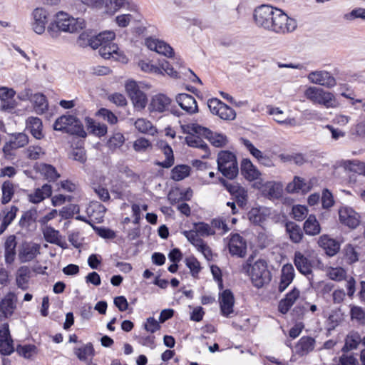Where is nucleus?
<instances>
[{"label": "nucleus", "instance_id": "nucleus-1", "mask_svg": "<svg viewBox=\"0 0 365 365\" xmlns=\"http://www.w3.org/2000/svg\"><path fill=\"white\" fill-rule=\"evenodd\" d=\"M253 19L257 26L277 34L292 33L297 27L295 19L289 17L282 10L267 4L254 10Z\"/></svg>", "mask_w": 365, "mask_h": 365}, {"label": "nucleus", "instance_id": "nucleus-2", "mask_svg": "<svg viewBox=\"0 0 365 365\" xmlns=\"http://www.w3.org/2000/svg\"><path fill=\"white\" fill-rule=\"evenodd\" d=\"M255 255L252 254L241 266L240 272L249 276L253 285L261 288L272 279V274L268 269L266 260L259 259L254 262Z\"/></svg>", "mask_w": 365, "mask_h": 365}, {"label": "nucleus", "instance_id": "nucleus-3", "mask_svg": "<svg viewBox=\"0 0 365 365\" xmlns=\"http://www.w3.org/2000/svg\"><path fill=\"white\" fill-rule=\"evenodd\" d=\"M85 27L86 22L83 19H76L67 13L60 11L56 14L54 22L48 25L47 34L56 40L59 38L61 31L72 34Z\"/></svg>", "mask_w": 365, "mask_h": 365}, {"label": "nucleus", "instance_id": "nucleus-4", "mask_svg": "<svg viewBox=\"0 0 365 365\" xmlns=\"http://www.w3.org/2000/svg\"><path fill=\"white\" fill-rule=\"evenodd\" d=\"M53 129L82 138L86 136L82 123L73 115H63L58 118L53 124Z\"/></svg>", "mask_w": 365, "mask_h": 365}, {"label": "nucleus", "instance_id": "nucleus-5", "mask_svg": "<svg viewBox=\"0 0 365 365\" xmlns=\"http://www.w3.org/2000/svg\"><path fill=\"white\" fill-rule=\"evenodd\" d=\"M217 169L225 178L233 180L239 172L236 156L228 150H221L217 155Z\"/></svg>", "mask_w": 365, "mask_h": 365}, {"label": "nucleus", "instance_id": "nucleus-6", "mask_svg": "<svg viewBox=\"0 0 365 365\" xmlns=\"http://www.w3.org/2000/svg\"><path fill=\"white\" fill-rule=\"evenodd\" d=\"M305 96L307 99L314 103L322 105L324 107L334 108L337 106V101L334 95L322 88L317 87H309L305 91Z\"/></svg>", "mask_w": 365, "mask_h": 365}, {"label": "nucleus", "instance_id": "nucleus-7", "mask_svg": "<svg viewBox=\"0 0 365 365\" xmlns=\"http://www.w3.org/2000/svg\"><path fill=\"white\" fill-rule=\"evenodd\" d=\"M48 21L49 12L43 7H37L31 14V29L35 34L42 35L46 31Z\"/></svg>", "mask_w": 365, "mask_h": 365}, {"label": "nucleus", "instance_id": "nucleus-8", "mask_svg": "<svg viewBox=\"0 0 365 365\" xmlns=\"http://www.w3.org/2000/svg\"><path fill=\"white\" fill-rule=\"evenodd\" d=\"M172 100L168 96L158 93L152 96L148 109L150 113H171L178 115L177 112L171 108Z\"/></svg>", "mask_w": 365, "mask_h": 365}, {"label": "nucleus", "instance_id": "nucleus-9", "mask_svg": "<svg viewBox=\"0 0 365 365\" xmlns=\"http://www.w3.org/2000/svg\"><path fill=\"white\" fill-rule=\"evenodd\" d=\"M127 4L126 0H93V11L99 15L112 16Z\"/></svg>", "mask_w": 365, "mask_h": 365}, {"label": "nucleus", "instance_id": "nucleus-10", "mask_svg": "<svg viewBox=\"0 0 365 365\" xmlns=\"http://www.w3.org/2000/svg\"><path fill=\"white\" fill-rule=\"evenodd\" d=\"M125 90L135 108L142 110L145 108L148 102L147 96L145 93L140 89L139 86L135 81H128L125 84Z\"/></svg>", "mask_w": 365, "mask_h": 365}, {"label": "nucleus", "instance_id": "nucleus-11", "mask_svg": "<svg viewBox=\"0 0 365 365\" xmlns=\"http://www.w3.org/2000/svg\"><path fill=\"white\" fill-rule=\"evenodd\" d=\"M29 143V137L24 133H16L11 135L8 142L3 147L6 157L14 155V150L23 148Z\"/></svg>", "mask_w": 365, "mask_h": 365}, {"label": "nucleus", "instance_id": "nucleus-12", "mask_svg": "<svg viewBox=\"0 0 365 365\" xmlns=\"http://www.w3.org/2000/svg\"><path fill=\"white\" fill-rule=\"evenodd\" d=\"M308 79L312 83L319 84L327 88H333L336 86L335 78L328 71H312L308 75Z\"/></svg>", "mask_w": 365, "mask_h": 365}, {"label": "nucleus", "instance_id": "nucleus-13", "mask_svg": "<svg viewBox=\"0 0 365 365\" xmlns=\"http://www.w3.org/2000/svg\"><path fill=\"white\" fill-rule=\"evenodd\" d=\"M98 53L105 58L109 59L114 58L115 61L122 63H127L128 58L122 51H119L118 46L115 43H108L106 45L99 46Z\"/></svg>", "mask_w": 365, "mask_h": 365}, {"label": "nucleus", "instance_id": "nucleus-14", "mask_svg": "<svg viewBox=\"0 0 365 365\" xmlns=\"http://www.w3.org/2000/svg\"><path fill=\"white\" fill-rule=\"evenodd\" d=\"M231 255L244 258L247 255L246 240L239 234H233L228 245Z\"/></svg>", "mask_w": 365, "mask_h": 365}, {"label": "nucleus", "instance_id": "nucleus-15", "mask_svg": "<svg viewBox=\"0 0 365 365\" xmlns=\"http://www.w3.org/2000/svg\"><path fill=\"white\" fill-rule=\"evenodd\" d=\"M340 222L349 228H356L360 222V216L351 207H341L339 210Z\"/></svg>", "mask_w": 365, "mask_h": 365}, {"label": "nucleus", "instance_id": "nucleus-16", "mask_svg": "<svg viewBox=\"0 0 365 365\" xmlns=\"http://www.w3.org/2000/svg\"><path fill=\"white\" fill-rule=\"evenodd\" d=\"M14 351L13 340L11 338L9 324L4 323L0 328V352L9 355Z\"/></svg>", "mask_w": 365, "mask_h": 365}, {"label": "nucleus", "instance_id": "nucleus-17", "mask_svg": "<svg viewBox=\"0 0 365 365\" xmlns=\"http://www.w3.org/2000/svg\"><path fill=\"white\" fill-rule=\"evenodd\" d=\"M221 314L229 317L233 313V307L235 304V298L232 292L230 289L224 290L219 297Z\"/></svg>", "mask_w": 365, "mask_h": 365}, {"label": "nucleus", "instance_id": "nucleus-18", "mask_svg": "<svg viewBox=\"0 0 365 365\" xmlns=\"http://www.w3.org/2000/svg\"><path fill=\"white\" fill-rule=\"evenodd\" d=\"M145 45L151 51H156L167 57H172L174 54L173 49L169 44L158 39L148 38L145 40Z\"/></svg>", "mask_w": 365, "mask_h": 365}, {"label": "nucleus", "instance_id": "nucleus-19", "mask_svg": "<svg viewBox=\"0 0 365 365\" xmlns=\"http://www.w3.org/2000/svg\"><path fill=\"white\" fill-rule=\"evenodd\" d=\"M176 101L180 108L189 114L198 111L197 102L193 96L187 93H180L176 96Z\"/></svg>", "mask_w": 365, "mask_h": 365}, {"label": "nucleus", "instance_id": "nucleus-20", "mask_svg": "<svg viewBox=\"0 0 365 365\" xmlns=\"http://www.w3.org/2000/svg\"><path fill=\"white\" fill-rule=\"evenodd\" d=\"M17 297L14 292H9L0 302V310L4 317L11 316L16 308Z\"/></svg>", "mask_w": 365, "mask_h": 365}, {"label": "nucleus", "instance_id": "nucleus-21", "mask_svg": "<svg viewBox=\"0 0 365 365\" xmlns=\"http://www.w3.org/2000/svg\"><path fill=\"white\" fill-rule=\"evenodd\" d=\"M158 146L163 151L165 155L164 161H155L154 164L163 168H170L174 164L175 158L173 151L170 145L165 140H160L158 143Z\"/></svg>", "mask_w": 365, "mask_h": 365}, {"label": "nucleus", "instance_id": "nucleus-22", "mask_svg": "<svg viewBox=\"0 0 365 365\" xmlns=\"http://www.w3.org/2000/svg\"><path fill=\"white\" fill-rule=\"evenodd\" d=\"M318 244L329 257L334 256L340 250L339 242L327 235H322L319 239Z\"/></svg>", "mask_w": 365, "mask_h": 365}, {"label": "nucleus", "instance_id": "nucleus-23", "mask_svg": "<svg viewBox=\"0 0 365 365\" xmlns=\"http://www.w3.org/2000/svg\"><path fill=\"white\" fill-rule=\"evenodd\" d=\"M299 294L300 292L297 288H294L289 292L285 295V297L279 301L278 305L279 312L283 314H287L299 298Z\"/></svg>", "mask_w": 365, "mask_h": 365}, {"label": "nucleus", "instance_id": "nucleus-24", "mask_svg": "<svg viewBox=\"0 0 365 365\" xmlns=\"http://www.w3.org/2000/svg\"><path fill=\"white\" fill-rule=\"evenodd\" d=\"M52 194V187L48 184H44L41 187L36 188L34 191L28 195V200L30 202L38 204L46 198L49 197Z\"/></svg>", "mask_w": 365, "mask_h": 365}, {"label": "nucleus", "instance_id": "nucleus-25", "mask_svg": "<svg viewBox=\"0 0 365 365\" xmlns=\"http://www.w3.org/2000/svg\"><path fill=\"white\" fill-rule=\"evenodd\" d=\"M286 234L293 243H300L303 239L304 233L301 227L296 222L287 221L284 225Z\"/></svg>", "mask_w": 365, "mask_h": 365}, {"label": "nucleus", "instance_id": "nucleus-26", "mask_svg": "<svg viewBox=\"0 0 365 365\" xmlns=\"http://www.w3.org/2000/svg\"><path fill=\"white\" fill-rule=\"evenodd\" d=\"M294 263L297 270L302 274L308 275L312 274V262L302 252L299 251L295 252Z\"/></svg>", "mask_w": 365, "mask_h": 365}, {"label": "nucleus", "instance_id": "nucleus-27", "mask_svg": "<svg viewBox=\"0 0 365 365\" xmlns=\"http://www.w3.org/2000/svg\"><path fill=\"white\" fill-rule=\"evenodd\" d=\"M241 173L249 181L259 178L260 172L253 165L250 160L243 159L241 163Z\"/></svg>", "mask_w": 365, "mask_h": 365}, {"label": "nucleus", "instance_id": "nucleus-28", "mask_svg": "<svg viewBox=\"0 0 365 365\" xmlns=\"http://www.w3.org/2000/svg\"><path fill=\"white\" fill-rule=\"evenodd\" d=\"M43 235L48 242L57 245L62 248L66 247V242L62 240L59 232L52 227H45L43 229Z\"/></svg>", "mask_w": 365, "mask_h": 365}, {"label": "nucleus", "instance_id": "nucleus-29", "mask_svg": "<svg viewBox=\"0 0 365 365\" xmlns=\"http://www.w3.org/2000/svg\"><path fill=\"white\" fill-rule=\"evenodd\" d=\"M39 246L36 244L25 243L19 252V259L21 262H27L35 258L38 253Z\"/></svg>", "mask_w": 365, "mask_h": 365}, {"label": "nucleus", "instance_id": "nucleus-30", "mask_svg": "<svg viewBox=\"0 0 365 365\" xmlns=\"http://www.w3.org/2000/svg\"><path fill=\"white\" fill-rule=\"evenodd\" d=\"M201 135L207 138L212 145L217 148L223 147L227 143V138L225 135L213 133L205 127H204Z\"/></svg>", "mask_w": 365, "mask_h": 365}, {"label": "nucleus", "instance_id": "nucleus-31", "mask_svg": "<svg viewBox=\"0 0 365 365\" xmlns=\"http://www.w3.org/2000/svg\"><path fill=\"white\" fill-rule=\"evenodd\" d=\"M315 340L311 336H303L295 346L297 354L302 356L307 355L314 349Z\"/></svg>", "mask_w": 365, "mask_h": 365}, {"label": "nucleus", "instance_id": "nucleus-32", "mask_svg": "<svg viewBox=\"0 0 365 365\" xmlns=\"http://www.w3.org/2000/svg\"><path fill=\"white\" fill-rule=\"evenodd\" d=\"M42 127V122L40 118L37 117H29L27 118L26 129L35 138L41 139L43 138Z\"/></svg>", "mask_w": 365, "mask_h": 365}, {"label": "nucleus", "instance_id": "nucleus-33", "mask_svg": "<svg viewBox=\"0 0 365 365\" xmlns=\"http://www.w3.org/2000/svg\"><path fill=\"white\" fill-rule=\"evenodd\" d=\"M17 211L18 208L16 206H11L10 208L2 210L0 213V218L2 220L0 226V234H2L15 219Z\"/></svg>", "mask_w": 365, "mask_h": 365}, {"label": "nucleus", "instance_id": "nucleus-34", "mask_svg": "<svg viewBox=\"0 0 365 365\" xmlns=\"http://www.w3.org/2000/svg\"><path fill=\"white\" fill-rule=\"evenodd\" d=\"M311 190L309 182H307L304 179L295 176L292 182L289 183L287 186L288 192H307Z\"/></svg>", "mask_w": 365, "mask_h": 365}, {"label": "nucleus", "instance_id": "nucleus-35", "mask_svg": "<svg viewBox=\"0 0 365 365\" xmlns=\"http://www.w3.org/2000/svg\"><path fill=\"white\" fill-rule=\"evenodd\" d=\"M31 277L30 269L26 266L19 268L16 272V282L19 288L26 290L29 288V281Z\"/></svg>", "mask_w": 365, "mask_h": 365}, {"label": "nucleus", "instance_id": "nucleus-36", "mask_svg": "<svg viewBox=\"0 0 365 365\" xmlns=\"http://www.w3.org/2000/svg\"><path fill=\"white\" fill-rule=\"evenodd\" d=\"M115 37V33L111 31H105L93 36V49L98 48L99 46L113 43L112 41Z\"/></svg>", "mask_w": 365, "mask_h": 365}, {"label": "nucleus", "instance_id": "nucleus-37", "mask_svg": "<svg viewBox=\"0 0 365 365\" xmlns=\"http://www.w3.org/2000/svg\"><path fill=\"white\" fill-rule=\"evenodd\" d=\"M303 230L306 235L315 236L320 233L321 227L315 215H310L304 222Z\"/></svg>", "mask_w": 365, "mask_h": 365}, {"label": "nucleus", "instance_id": "nucleus-38", "mask_svg": "<svg viewBox=\"0 0 365 365\" xmlns=\"http://www.w3.org/2000/svg\"><path fill=\"white\" fill-rule=\"evenodd\" d=\"M16 237L14 235L9 236L5 242L4 248H5V261L7 264H11L16 255Z\"/></svg>", "mask_w": 365, "mask_h": 365}, {"label": "nucleus", "instance_id": "nucleus-39", "mask_svg": "<svg viewBox=\"0 0 365 365\" xmlns=\"http://www.w3.org/2000/svg\"><path fill=\"white\" fill-rule=\"evenodd\" d=\"M31 101L33 103L34 109L37 114L44 113L48 108L46 98L42 93H35L31 96Z\"/></svg>", "mask_w": 365, "mask_h": 365}, {"label": "nucleus", "instance_id": "nucleus-40", "mask_svg": "<svg viewBox=\"0 0 365 365\" xmlns=\"http://www.w3.org/2000/svg\"><path fill=\"white\" fill-rule=\"evenodd\" d=\"M38 170L41 175H42L49 182H54L60 178V174L51 165L41 164L38 166Z\"/></svg>", "mask_w": 365, "mask_h": 365}, {"label": "nucleus", "instance_id": "nucleus-41", "mask_svg": "<svg viewBox=\"0 0 365 365\" xmlns=\"http://www.w3.org/2000/svg\"><path fill=\"white\" fill-rule=\"evenodd\" d=\"M267 214L262 207H253L247 213L249 220L254 225H259L266 220Z\"/></svg>", "mask_w": 365, "mask_h": 365}, {"label": "nucleus", "instance_id": "nucleus-42", "mask_svg": "<svg viewBox=\"0 0 365 365\" xmlns=\"http://www.w3.org/2000/svg\"><path fill=\"white\" fill-rule=\"evenodd\" d=\"M269 114L274 115V120L280 123L289 126H295L297 125V121L295 118H285L284 116L283 112L279 110L278 108H272L269 111Z\"/></svg>", "mask_w": 365, "mask_h": 365}, {"label": "nucleus", "instance_id": "nucleus-43", "mask_svg": "<svg viewBox=\"0 0 365 365\" xmlns=\"http://www.w3.org/2000/svg\"><path fill=\"white\" fill-rule=\"evenodd\" d=\"M190 168L186 165H178L171 170V178L175 181H180L189 176Z\"/></svg>", "mask_w": 365, "mask_h": 365}, {"label": "nucleus", "instance_id": "nucleus-44", "mask_svg": "<svg viewBox=\"0 0 365 365\" xmlns=\"http://www.w3.org/2000/svg\"><path fill=\"white\" fill-rule=\"evenodd\" d=\"M185 142L190 147L200 148L207 153L209 152L208 145L198 135H190L185 137Z\"/></svg>", "mask_w": 365, "mask_h": 365}, {"label": "nucleus", "instance_id": "nucleus-45", "mask_svg": "<svg viewBox=\"0 0 365 365\" xmlns=\"http://www.w3.org/2000/svg\"><path fill=\"white\" fill-rule=\"evenodd\" d=\"M360 341L361 337L358 333H351L347 335L341 351L343 352H348L350 350L355 349L357 348Z\"/></svg>", "mask_w": 365, "mask_h": 365}, {"label": "nucleus", "instance_id": "nucleus-46", "mask_svg": "<svg viewBox=\"0 0 365 365\" xmlns=\"http://www.w3.org/2000/svg\"><path fill=\"white\" fill-rule=\"evenodd\" d=\"M134 125L135 128L140 133L153 135L155 132V129L153 126L152 123L144 118H138L135 122Z\"/></svg>", "mask_w": 365, "mask_h": 365}, {"label": "nucleus", "instance_id": "nucleus-47", "mask_svg": "<svg viewBox=\"0 0 365 365\" xmlns=\"http://www.w3.org/2000/svg\"><path fill=\"white\" fill-rule=\"evenodd\" d=\"M2 197L1 202L6 204L11 201L14 193V185L9 181H5L1 186Z\"/></svg>", "mask_w": 365, "mask_h": 365}, {"label": "nucleus", "instance_id": "nucleus-48", "mask_svg": "<svg viewBox=\"0 0 365 365\" xmlns=\"http://www.w3.org/2000/svg\"><path fill=\"white\" fill-rule=\"evenodd\" d=\"M16 351L20 356L31 359L37 354V348L31 344L19 345L16 347Z\"/></svg>", "mask_w": 365, "mask_h": 365}, {"label": "nucleus", "instance_id": "nucleus-49", "mask_svg": "<svg viewBox=\"0 0 365 365\" xmlns=\"http://www.w3.org/2000/svg\"><path fill=\"white\" fill-rule=\"evenodd\" d=\"M220 110L217 115L225 120H232L236 118V113L233 108L223 103L220 106Z\"/></svg>", "mask_w": 365, "mask_h": 365}, {"label": "nucleus", "instance_id": "nucleus-50", "mask_svg": "<svg viewBox=\"0 0 365 365\" xmlns=\"http://www.w3.org/2000/svg\"><path fill=\"white\" fill-rule=\"evenodd\" d=\"M343 252L349 264L354 263L359 260V254L351 244L346 245Z\"/></svg>", "mask_w": 365, "mask_h": 365}, {"label": "nucleus", "instance_id": "nucleus-51", "mask_svg": "<svg viewBox=\"0 0 365 365\" xmlns=\"http://www.w3.org/2000/svg\"><path fill=\"white\" fill-rule=\"evenodd\" d=\"M185 262L190 269L192 276L195 277L201 270L199 261L195 257H190L185 259Z\"/></svg>", "mask_w": 365, "mask_h": 365}, {"label": "nucleus", "instance_id": "nucleus-52", "mask_svg": "<svg viewBox=\"0 0 365 365\" xmlns=\"http://www.w3.org/2000/svg\"><path fill=\"white\" fill-rule=\"evenodd\" d=\"M74 353L81 361H86L91 354V344L88 343L74 349Z\"/></svg>", "mask_w": 365, "mask_h": 365}, {"label": "nucleus", "instance_id": "nucleus-53", "mask_svg": "<svg viewBox=\"0 0 365 365\" xmlns=\"http://www.w3.org/2000/svg\"><path fill=\"white\" fill-rule=\"evenodd\" d=\"M125 142V138L123 134L120 133H115L109 138L107 145L110 150H115L123 145Z\"/></svg>", "mask_w": 365, "mask_h": 365}, {"label": "nucleus", "instance_id": "nucleus-54", "mask_svg": "<svg viewBox=\"0 0 365 365\" xmlns=\"http://www.w3.org/2000/svg\"><path fill=\"white\" fill-rule=\"evenodd\" d=\"M184 235L187 237L188 241L193 245L195 247L200 249L204 244L203 240L199 237L198 234L195 231H185Z\"/></svg>", "mask_w": 365, "mask_h": 365}, {"label": "nucleus", "instance_id": "nucleus-55", "mask_svg": "<svg viewBox=\"0 0 365 365\" xmlns=\"http://www.w3.org/2000/svg\"><path fill=\"white\" fill-rule=\"evenodd\" d=\"M96 115V116L102 118L104 120L108 121L110 124H115L118 121V118L115 115L106 108H101Z\"/></svg>", "mask_w": 365, "mask_h": 365}, {"label": "nucleus", "instance_id": "nucleus-56", "mask_svg": "<svg viewBox=\"0 0 365 365\" xmlns=\"http://www.w3.org/2000/svg\"><path fill=\"white\" fill-rule=\"evenodd\" d=\"M93 230L96 234L103 239H114L115 237V233L113 230L106 228L104 227H97L93 225Z\"/></svg>", "mask_w": 365, "mask_h": 365}, {"label": "nucleus", "instance_id": "nucleus-57", "mask_svg": "<svg viewBox=\"0 0 365 365\" xmlns=\"http://www.w3.org/2000/svg\"><path fill=\"white\" fill-rule=\"evenodd\" d=\"M76 43L78 46L86 48L91 46V32L88 30L83 31L78 37Z\"/></svg>", "mask_w": 365, "mask_h": 365}, {"label": "nucleus", "instance_id": "nucleus-58", "mask_svg": "<svg viewBox=\"0 0 365 365\" xmlns=\"http://www.w3.org/2000/svg\"><path fill=\"white\" fill-rule=\"evenodd\" d=\"M344 19L347 21H354L356 19H365V9L361 7L356 8L350 12L345 14Z\"/></svg>", "mask_w": 365, "mask_h": 365}, {"label": "nucleus", "instance_id": "nucleus-59", "mask_svg": "<svg viewBox=\"0 0 365 365\" xmlns=\"http://www.w3.org/2000/svg\"><path fill=\"white\" fill-rule=\"evenodd\" d=\"M181 128L184 133H187V134H189V135H194V134H197V135H201L204 127H202L197 123H192V124L182 125Z\"/></svg>", "mask_w": 365, "mask_h": 365}, {"label": "nucleus", "instance_id": "nucleus-60", "mask_svg": "<svg viewBox=\"0 0 365 365\" xmlns=\"http://www.w3.org/2000/svg\"><path fill=\"white\" fill-rule=\"evenodd\" d=\"M307 208L304 205H297L292 207L293 218L297 221L303 220L307 215Z\"/></svg>", "mask_w": 365, "mask_h": 365}, {"label": "nucleus", "instance_id": "nucleus-61", "mask_svg": "<svg viewBox=\"0 0 365 365\" xmlns=\"http://www.w3.org/2000/svg\"><path fill=\"white\" fill-rule=\"evenodd\" d=\"M294 277V269L291 264H284L282 269L281 278L283 280L289 282L293 281Z\"/></svg>", "mask_w": 365, "mask_h": 365}, {"label": "nucleus", "instance_id": "nucleus-62", "mask_svg": "<svg viewBox=\"0 0 365 365\" xmlns=\"http://www.w3.org/2000/svg\"><path fill=\"white\" fill-rule=\"evenodd\" d=\"M232 196L239 207H243L245 205H246L248 195L247 191L245 187L241 188L236 194H234Z\"/></svg>", "mask_w": 365, "mask_h": 365}, {"label": "nucleus", "instance_id": "nucleus-63", "mask_svg": "<svg viewBox=\"0 0 365 365\" xmlns=\"http://www.w3.org/2000/svg\"><path fill=\"white\" fill-rule=\"evenodd\" d=\"M241 140L245 148L250 151V154L259 160L262 156L263 153L259 149L256 148L254 145L247 139L241 138Z\"/></svg>", "mask_w": 365, "mask_h": 365}, {"label": "nucleus", "instance_id": "nucleus-64", "mask_svg": "<svg viewBox=\"0 0 365 365\" xmlns=\"http://www.w3.org/2000/svg\"><path fill=\"white\" fill-rule=\"evenodd\" d=\"M144 329L148 331L150 333H155V331L160 330V322H158L155 318L153 317H148L146 319V322L144 324Z\"/></svg>", "mask_w": 365, "mask_h": 365}]
</instances>
